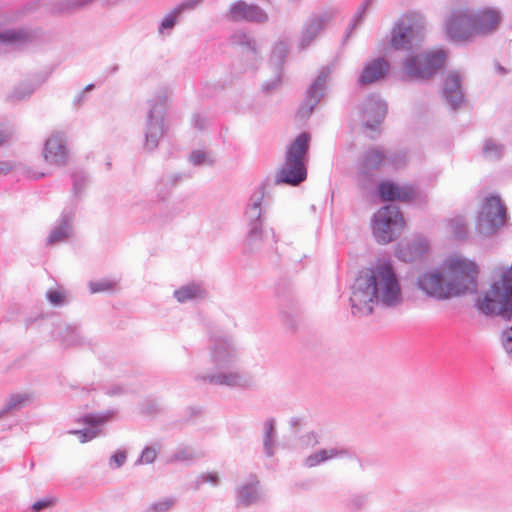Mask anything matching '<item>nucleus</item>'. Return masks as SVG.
<instances>
[{"label":"nucleus","instance_id":"cd10ccee","mask_svg":"<svg viewBox=\"0 0 512 512\" xmlns=\"http://www.w3.org/2000/svg\"><path fill=\"white\" fill-rule=\"evenodd\" d=\"M31 401L32 396L29 393H14L9 395L0 409V419L21 410Z\"/></svg>","mask_w":512,"mask_h":512},{"label":"nucleus","instance_id":"7c9ffc66","mask_svg":"<svg viewBox=\"0 0 512 512\" xmlns=\"http://www.w3.org/2000/svg\"><path fill=\"white\" fill-rule=\"evenodd\" d=\"M57 337L66 347L80 345L83 341V337L81 336L79 329L72 326H64L59 328Z\"/></svg>","mask_w":512,"mask_h":512},{"label":"nucleus","instance_id":"5701e85b","mask_svg":"<svg viewBox=\"0 0 512 512\" xmlns=\"http://www.w3.org/2000/svg\"><path fill=\"white\" fill-rule=\"evenodd\" d=\"M443 96L452 109H458L463 104L462 77L458 72L448 73L444 82Z\"/></svg>","mask_w":512,"mask_h":512},{"label":"nucleus","instance_id":"a211bd4d","mask_svg":"<svg viewBox=\"0 0 512 512\" xmlns=\"http://www.w3.org/2000/svg\"><path fill=\"white\" fill-rule=\"evenodd\" d=\"M73 208H65L55 222L47 237L48 245H56L67 241L73 235Z\"/></svg>","mask_w":512,"mask_h":512},{"label":"nucleus","instance_id":"9b49d317","mask_svg":"<svg viewBox=\"0 0 512 512\" xmlns=\"http://www.w3.org/2000/svg\"><path fill=\"white\" fill-rule=\"evenodd\" d=\"M336 10L333 8L322 9L312 13L303 24L298 38V49H307L317 37L327 28L334 19Z\"/></svg>","mask_w":512,"mask_h":512},{"label":"nucleus","instance_id":"f03ea898","mask_svg":"<svg viewBox=\"0 0 512 512\" xmlns=\"http://www.w3.org/2000/svg\"><path fill=\"white\" fill-rule=\"evenodd\" d=\"M404 302V295L393 265L387 261L375 264L357 277L351 287V311L358 317L370 315L374 306L396 309Z\"/></svg>","mask_w":512,"mask_h":512},{"label":"nucleus","instance_id":"09e8293b","mask_svg":"<svg viewBox=\"0 0 512 512\" xmlns=\"http://www.w3.org/2000/svg\"><path fill=\"white\" fill-rule=\"evenodd\" d=\"M193 459V453L189 449H179L173 455L174 461H189Z\"/></svg>","mask_w":512,"mask_h":512},{"label":"nucleus","instance_id":"aec40b11","mask_svg":"<svg viewBox=\"0 0 512 512\" xmlns=\"http://www.w3.org/2000/svg\"><path fill=\"white\" fill-rule=\"evenodd\" d=\"M386 112V103L379 96H370L362 106V119L365 126L371 130H376L377 126L383 121Z\"/></svg>","mask_w":512,"mask_h":512},{"label":"nucleus","instance_id":"412c9836","mask_svg":"<svg viewBox=\"0 0 512 512\" xmlns=\"http://www.w3.org/2000/svg\"><path fill=\"white\" fill-rule=\"evenodd\" d=\"M265 499V494L257 477L252 476L247 482L236 489V503L241 507L258 504Z\"/></svg>","mask_w":512,"mask_h":512},{"label":"nucleus","instance_id":"b1692460","mask_svg":"<svg viewBox=\"0 0 512 512\" xmlns=\"http://www.w3.org/2000/svg\"><path fill=\"white\" fill-rule=\"evenodd\" d=\"M378 193L384 201H409L416 196V190L413 186L408 184L398 185L391 181L380 183Z\"/></svg>","mask_w":512,"mask_h":512},{"label":"nucleus","instance_id":"c85d7f7f","mask_svg":"<svg viewBox=\"0 0 512 512\" xmlns=\"http://www.w3.org/2000/svg\"><path fill=\"white\" fill-rule=\"evenodd\" d=\"M205 295L206 291L202 285L194 282L185 284L173 292V296L179 303L202 299Z\"/></svg>","mask_w":512,"mask_h":512},{"label":"nucleus","instance_id":"6e6d98bb","mask_svg":"<svg viewBox=\"0 0 512 512\" xmlns=\"http://www.w3.org/2000/svg\"><path fill=\"white\" fill-rule=\"evenodd\" d=\"M193 125L196 128L202 129L205 126V118L202 117L200 114H196L193 116Z\"/></svg>","mask_w":512,"mask_h":512},{"label":"nucleus","instance_id":"0eeeda50","mask_svg":"<svg viewBox=\"0 0 512 512\" xmlns=\"http://www.w3.org/2000/svg\"><path fill=\"white\" fill-rule=\"evenodd\" d=\"M310 139V135L303 132L288 146L285 161L276 176V183L296 186L306 179Z\"/></svg>","mask_w":512,"mask_h":512},{"label":"nucleus","instance_id":"58836bf2","mask_svg":"<svg viewBox=\"0 0 512 512\" xmlns=\"http://www.w3.org/2000/svg\"><path fill=\"white\" fill-rule=\"evenodd\" d=\"M190 162L193 165H212L214 163V158L211 153L204 150H193L189 157Z\"/></svg>","mask_w":512,"mask_h":512},{"label":"nucleus","instance_id":"13d9d810","mask_svg":"<svg viewBox=\"0 0 512 512\" xmlns=\"http://www.w3.org/2000/svg\"><path fill=\"white\" fill-rule=\"evenodd\" d=\"M125 391H126V390H125L123 387H121V386H115L114 388H112V389L109 391V393H110L111 395H120V394L125 393Z\"/></svg>","mask_w":512,"mask_h":512},{"label":"nucleus","instance_id":"f3484780","mask_svg":"<svg viewBox=\"0 0 512 512\" xmlns=\"http://www.w3.org/2000/svg\"><path fill=\"white\" fill-rule=\"evenodd\" d=\"M473 19L474 37L486 36L494 33L501 21L499 10L494 8H485L476 12H471Z\"/></svg>","mask_w":512,"mask_h":512},{"label":"nucleus","instance_id":"2f4dec72","mask_svg":"<svg viewBox=\"0 0 512 512\" xmlns=\"http://www.w3.org/2000/svg\"><path fill=\"white\" fill-rule=\"evenodd\" d=\"M448 231L455 238L462 239L467 235V223L463 216H456L447 221Z\"/></svg>","mask_w":512,"mask_h":512},{"label":"nucleus","instance_id":"a19ab883","mask_svg":"<svg viewBox=\"0 0 512 512\" xmlns=\"http://www.w3.org/2000/svg\"><path fill=\"white\" fill-rule=\"evenodd\" d=\"M319 443V436L313 431H309L301 435L298 439V447L301 449H307L314 447Z\"/></svg>","mask_w":512,"mask_h":512},{"label":"nucleus","instance_id":"4d7b16f0","mask_svg":"<svg viewBox=\"0 0 512 512\" xmlns=\"http://www.w3.org/2000/svg\"><path fill=\"white\" fill-rule=\"evenodd\" d=\"M86 100V94L85 91H80L74 98V105L80 106L82 105Z\"/></svg>","mask_w":512,"mask_h":512},{"label":"nucleus","instance_id":"423d86ee","mask_svg":"<svg viewBox=\"0 0 512 512\" xmlns=\"http://www.w3.org/2000/svg\"><path fill=\"white\" fill-rule=\"evenodd\" d=\"M502 271L500 279L478 297L476 307L485 315L509 319L512 315V265Z\"/></svg>","mask_w":512,"mask_h":512},{"label":"nucleus","instance_id":"c9c22d12","mask_svg":"<svg viewBox=\"0 0 512 512\" xmlns=\"http://www.w3.org/2000/svg\"><path fill=\"white\" fill-rule=\"evenodd\" d=\"M72 192L75 197H80L88 185V177L82 170H75L71 173Z\"/></svg>","mask_w":512,"mask_h":512},{"label":"nucleus","instance_id":"052dcab7","mask_svg":"<svg viewBox=\"0 0 512 512\" xmlns=\"http://www.w3.org/2000/svg\"><path fill=\"white\" fill-rule=\"evenodd\" d=\"M94 89V84L87 85L82 91H85V94Z\"/></svg>","mask_w":512,"mask_h":512},{"label":"nucleus","instance_id":"3c124183","mask_svg":"<svg viewBox=\"0 0 512 512\" xmlns=\"http://www.w3.org/2000/svg\"><path fill=\"white\" fill-rule=\"evenodd\" d=\"M280 84H281V75L278 73L272 80L266 81L265 83H263L262 87H263V90H265L266 92H271V91L275 90L276 88H278Z\"/></svg>","mask_w":512,"mask_h":512},{"label":"nucleus","instance_id":"f8f14e48","mask_svg":"<svg viewBox=\"0 0 512 512\" xmlns=\"http://www.w3.org/2000/svg\"><path fill=\"white\" fill-rule=\"evenodd\" d=\"M70 156L68 137L62 131H53L45 140L42 157L46 164L55 167L67 165Z\"/></svg>","mask_w":512,"mask_h":512},{"label":"nucleus","instance_id":"a18cd8bd","mask_svg":"<svg viewBox=\"0 0 512 512\" xmlns=\"http://www.w3.org/2000/svg\"><path fill=\"white\" fill-rule=\"evenodd\" d=\"M244 38L246 39L244 46V54L247 57L256 58L258 55V51L256 48L255 40L246 36H244Z\"/></svg>","mask_w":512,"mask_h":512},{"label":"nucleus","instance_id":"6e6552de","mask_svg":"<svg viewBox=\"0 0 512 512\" xmlns=\"http://www.w3.org/2000/svg\"><path fill=\"white\" fill-rule=\"evenodd\" d=\"M508 220L507 207L500 195H484L478 205L475 217V230L485 238L496 235Z\"/></svg>","mask_w":512,"mask_h":512},{"label":"nucleus","instance_id":"c03bdc74","mask_svg":"<svg viewBox=\"0 0 512 512\" xmlns=\"http://www.w3.org/2000/svg\"><path fill=\"white\" fill-rule=\"evenodd\" d=\"M47 299L54 306H61L66 303V294L61 290H50L47 292Z\"/></svg>","mask_w":512,"mask_h":512},{"label":"nucleus","instance_id":"bb28decb","mask_svg":"<svg viewBox=\"0 0 512 512\" xmlns=\"http://www.w3.org/2000/svg\"><path fill=\"white\" fill-rule=\"evenodd\" d=\"M387 159L383 150L373 148L367 150L360 161L359 173L361 176H367L371 171L377 170Z\"/></svg>","mask_w":512,"mask_h":512},{"label":"nucleus","instance_id":"72a5a7b5","mask_svg":"<svg viewBox=\"0 0 512 512\" xmlns=\"http://www.w3.org/2000/svg\"><path fill=\"white\" fill-rule=\"evenodd\" d=\"M373 0H364L358 7L350 24L347 27L346 36L349 37L354 29H356L364 20L369 7L372 5Z\"/></svg>","mask_w":512,"mask_h":512},{"label":"nucleus","instance_id":"4c0bfd02","mask_svg":"<svg viewBox=\"0 0 512 512\" xmlns=\"http://www.w3.org/2000/svg\"><path fill=\"white\" fill-rule=\"evenodd\" d=\"M482 154L487 160H497L503 154V146L493 139H487L484 142Z\"/></svg>","mask_w":512,"mask_h":512},{"label":"nucleus","instance_id":"8fccbe9b","mask_svg":"<svg viewBox=\"0 0 512 512\" xmlns=\"http://www.w3.org/2000/svg\"><path fill=\"white\" fill-rule=\"evenodd\" d=\"M200 480L203 482L210 483L213 486H217L220 483V477H219L218 473H215V472L203 473L200 476Z\"/></svg>","mask_w":512,"mask_h":512},{"label":"nucleus","instance_id":"de8ad7c7","mask_svg":"<svg viewBox=\"0 0 512 512\" xmlns=\"http://www.w3.org/2000/svg\"><path fill=\"white\" fill-rule=\"evenodd\" d=\"M13 134V129L10 125L0 122V145L6 143Z\"/></svg>","mask_w":512,"mask_h":512},{"label":"nucleus","instance_id":"864d4df0","mask_svg":"<svg viewBox=\"0 0 512 512\" xmlns=\"http://www.w3.org/2000/svg\"><path fill=\"white\" fill-rule=\"evenodd\" d=\"M54 504V501L52 499H41L39 501H36L32 505V510L34 512H40L41 510L48 508Z\"/></svg>","mask_w":512,"mask_h":512},{"label":"nucleus","instance_id":"f704fd0d","mask_svg":"<svg viewBox=\"0 0 512 512\" xmlns=\"http://www.w3.org/2000/svg\"><path fill=\"white\" fill-rule=\"evenodd\" d=\"M176 498L173 496L163 497L150 503L143 512H169L176 505Z\"/></svg>","mask_w":512,"mask_h":512},{"label":"nucleus","instance_id":"f257e3e1","mask_svg":"<svg viewBox=\"0 0 512 512\" xmlns=\"http://www.w3.org/2000/svg\"><path fill=\"white\" fill-rule=\"evenodd\" d=\"M425 26L426 21L422 13L407 11L396 20L391 29L392 48L411 52L401 63L404 80H427L435 75L445 62L446 54L443 50L416 53L423 42Z\"/></svg>","mask_w":512,"mask_h":512},{"label":"nucleus","instance_id":"dca6fc26","mask_svg":"<svg viewBox=\"0 0 512 512\" xmlns=\"http://www.w3.org/2000/svg\"><path fill=\"white\" fill-rule=\"evenodd\" d=\"M227 17L232 21H244L254 24H266L268 13L258 5L239 0L232 3L227 11Z\"/></svg>","mask_w":512,"mask_h":512},{"label":"nucleus","instance_id":"7ed1b4c3","mask_svg":"<svg viewBox=\"0 0 512 512\" xmlns=\"http://www.w3.org/2000/svg\"><path fill=\"white\" fill-rule=\"evenodd\" d=\"M478 267L462 255L448 256L434 269L418 274L415 286L427 297L442 301L477 290Z\"/></svg>","mask_w":512,"mask_h":512},{"label":"nucleus","instance_id":"79ce46f5","mask_svg":"<svg viewBox=\"0 0 512 512\" xmlns=\"http://www.w3.org/2000/svg\"><path fill=\"white\" fill-rule=\"evenodd\" d=\"M366 503V496L363 494H353L345 501V506L351 512H356L364 507Z\"/></svg>","mask_w":512,"mask_h":512},{"label":"nucleus","instance_id":"6ab92c4d","mask_svg":"<svg viewBox=\"0 0 512 512\" xmlns=\"http://www.w3.org/2000/svg\"><path fill=\"white\" fill-rule=\"evenodd\" d=\"M429 250V242L422 236L401 241L396 249V257L403 262L420 260Z\"/></svg>","mask_w":512,"mask_h":512},{"label":"nucleus","instance_id":"473e14b6","mask_svg":"<svg viewBox=\"0 0 512 512\" xmlns=\"http://www.w3.org/2000/svg\"><path fill=\"white\" fill-rule=\"evenodd\" d=\"M118 280L115 278H103L90 281L88 283L89 290L92 294L101 292H112L116 289Z\"/></svg>","mask_w":512,"mask_h":512},{"label":"nucleus","instance_id":"c756f323","mask_svg":"<svg viewBox=\"0 0 512 512\" xmlns=\"http://www.w3.org/2000/svg\"><path fill=\"white\" fill-rule=\"evenodd\" d=\"M277 431L274 419H267L263 423V450L267 457H273L276 449Z\"/></svg>","mask_w":512,"mask_h":512},{"label":"nucleus","instance_id":"ddd939ff","mask_svg":"<svg viewBox=\"0 0 512 512\" xmlns=\"http://www.w3.org/2000/svg\"><path fill=\"white\" fill-rule=\"evenodd\" d=\"M116 413V410L110 409L99 413L87 414L80 420L86 427L79 430H71L69 433L78 436L81 443L91 441L104 434V425L111 421Z\"/></svg>","mask_w":512,"mask_h":512},{"label":"nucleus","instance_id":"39448f33","mask_svg":"<svg viewBox=\"0 0 512 512\" xmlns=\"http://www.w3.org/2000/svg\"><path fill=\"white\" fill-rule=\"evenodd\" d=\"M266 189L260 186L256 189L248 199L244 219L246 223V249L250 252H257L263 249L266 233L264 224L266 221V213L269 207L268 201L265 199Z\"/></svg>","mask_w":512,"mask_h":512},{"label":"nucleus","instance_id":"2eb2a0df","mask_svg":"<svg viewBox=\"0 0 512 512\" xmlns=\"http://www.w3.org/2000/svg\"><path fill=\"white\" fill-rule=\"evenodd\" d=\"M446 30L454 41H467L474 38L471 11L464 9L453 11L447 19Z\"/></svg>","mask_w":512,"mask_h":512},{"label":"nucleus","instance_id":"bf43d9fd","mask_svg":"<svg viewBox=\"0 0 512 512\" xmlns=\"http://www.w3.org/2000/svg\"><path fill=\"white\" fill-rule=\"evenodd\" d=\"M26 173H27L28 177L33 178V179H39V178H42L45 176L44 173H38V172L27 171Z\"/></svg>","mask_w":512,"mask_h":512},{"label":"nucleus","instance_id":"4be33fe9","mask_svg":"<svg viewBox=\"0 0 512 512\" xmlns=\"http://www.w3.org/2000/svg\"><path fill=\"white\" fill-rule=\"evenodd\" d=\"M389 69L390 64L385 58L372 59L365 63L357 82L361 86L379 82L386 77Z\"/></svg>","mask_w":512,"mask_h":512},{"label":"nucleus","instance_id":"603ef678","mask_svg":"<svg viewBox=\"0 0 512 512\" xmlns=\"http://www.w3.org/2000/svg\"><path fill=\"white\" fill-rule=\"evenodd\" d=\"M32 93H33V89L30 88V87L25 86V87H23V89L22 88H17L14 91L12 97L14 99L21 100V99H24V98L30 96Z\"/></svg>","mask_w":512,"mask_h":512},{"label":"nucleus","instance_id":"4468645a","mask_svg":"<svg viewBox=\"0 0 512 512\" xmlns=\"http://www.w3.org/2000/svg\"><path fill=\"white\" fill-rule=\"evenodd\" d=\"M330 74L331 69L329 67L322 68L308 87L306 97L299 108V113L302 117L309 116L321 99L327 94Z\"/></svg>","mask_w":512,"mask_h":512},{"label":"nucleus","instance_id":"393cba45","mask_svg":"<svg viewBox=\"0 0 512 512\" xmlns=\"http://www.w3.org/2000/svg\"><path fill=\"white\" fill-rule=\"evenodd\" d=\"M201 1L202 0H185L174 7L161 20L158 27V33L162 36L171 34L181 15L186 11L195 9L201 3Z\"/></svg>","mask_w":512,"mask_h":512},{"label":"nucleus","instance_id":"9d476101","mask_svg":"<svg viewBox=\"0 0 512 512\" xmlns=\"http://www.w3.org/2000/svg\"><path fill=\"white\" fill-rule=\"evenodd\" d=\"M165 111L164 98H157L149 102V110L143 128L144 147L148 151H153L158 147L160 140L166 132L164 123Z\"/></svg>","mask_w":512,"mask_h":512},{"label":"nucleus","instance_id":"1a4fd4ad","mask_svg":"<svg viewBox=\"0 0 512 512\" xmlns=\"http://www.w3.org/2000/svg\"><path fill=\"white\" fill-rule=\"evenodd\" d=\"M404 225L405 221L399 209L393 205H386L373 216V236L378 243H390L401 234Z\"/></svg>","mask_w":512,"mask_h":512},{"label":"nucleus","instance_id":"20e7f679","mask_svg":"<svg viewBox=\"0 0 512 512\" xmlns=\"http://www.w3.org/2000/svg\"><path fill=\"white\" fill-rule=\"evenodd\" d=\"M208 351L214 371L199 375V379L212 385L231 388L249 389L253 387L252 378L238 369L241 347L231 334L221 331L211 333Z\"/></svg>","mask_w":512,"mask_h":512},{"label":"nucleus","instance_id":"ea45409f","mask_svg":"<svg viewBox=\"0 0 512 512\" xmlns=\"http://www.w3.org/2000/svg\"><path fill=\"white\" fill-rule=\"evenodd\" d=\"M160 444L156 443L150 446H146L137 460L138 464H150L153 463L160 451Z\"/></svg>","mask_w":512,"mask_h":512},{"label":"nucleus","instance_id":"5fc2aeb1","mask_svg":"<svg viewBox=\"0 0 512 512\" xmlns=\"http://www.w3.org/2000/svg\"><path fill=\"white\" fill-rule=\"evenodd\" d=\"M16 168V165L11 161H0V175H6Z\"/></svg>","mask_w":512,"mask_h":512},{"label":"nucleus","instance_id":"a878e982","mask_svg":"<svg viewBox=\"0 0 512 512\" xmlns=\"http://www.w3.org/2000/svg\"><path fill=\"white\" fill-rule=\"evenodd\" d=\"M349 455L350 453L346 448L329 447L319 449L304 459V466L307 468H313L321 464H324L327 461L337 458H345L348 457Z\"/></svg>","mask_w":512,"mask_h":512},{"label":"nucleus","instance_id":"e433bc0d","mask_svg":"<svg viewBox=\"0 0 512 512\" xmlns=\"http://www.w3.org/2000/svg\"><path fill=\"white\" fill-rule=\"evenodd\" d=\"M289 47L290 43L288 40L281 39L275 42L272 48L271 61L277 66L281 65L289 51Z\"/></svg>","mask_w":512,"mask_h":512},{"label":"nucleus","instance_id":"49530a36","mask_svg":"<svg viewBox=\"0 0 512 512\" xmlns=\"http://www.w3.org/2000/svg\"><path fill=\"white\" fill-rule=\"evenodd\" d=\"M502 344L507 354L512 357V327L503 332Z\"/></svg>","mask_w":512,"mask_h":512},{"label":"nucleus","instance_id":"37998d69","mask_svg":"<svg viewBox=\"0 0 512 512\" xmlns=\"http://www.w3.org/2000/svg\"><path fill=\"white\" fill-rule=\"evenodd\" d=\"M127 460V453L125 450L116 451L109 459V467L111 469H119Z\"/></svg>","mask_w":512,"mask_h":512}]
</instances>
